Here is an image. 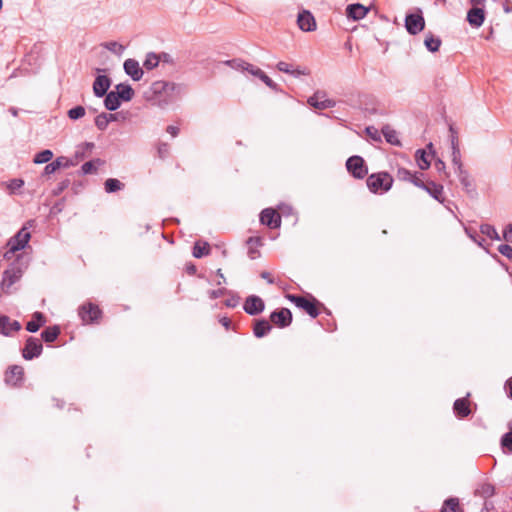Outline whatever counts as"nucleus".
Returning <instances> with one entry per match:
<instances>
[{
	"label": "nucleus",
	"mask_w": 512,
	"mask_h": 512,
	"mask_svg": "<svg viewBox=\"0 0 512 512\" xmlns=\"http://www.w3.org/2000/svg\"><path fill=\"white\" fill-rule=\"evenodd\" d=\"M366 183L373 193L387 192L392 187L393 178L387 172H379L368 176Z\"/></svg>",
	"instance_id": "obj_1"
},
{
	"label": "nucleus",
	"mask_w": 512,
	"mask_h": 512,
	"mask_svg": "<svg viewBox=\"0 0 512 512\" xmlns=\"http://www.w3.org/2000/svg\"><path fill=\"white\" fill-rule=\"evenodd\" d=\"M175 84L167 81H155L151 84L149 91L147 92L148 100H160L162 98L170 97L174 90Z\"/></svg>",
	"instance_id": "obj_2"
},
{
	"label": "nucleus",
	"mask_w": 512,
	"mask_h": 512,
	"mask_svg": "<svg viewBox=\"0 0 512 512\" xmlns=\"http://www.w3.org/2000/svg\"><path fill=\"white\" fill-rule=\"evenodd\" d=\"M287 298L289 301L294 303L298 308L304 310L308 315H310L312 318H316L319 315L318 310V302L315 298L307 299L302 296L287 295Z\"/></svg>",
	"instance_id": "obj_3"
},
{
	"label": "nucleus",
	"mask_w": 512,
	"mask_h": 512,
	"mask_svg": "<svg viewBox=\"0 0 512 512\" xmlns=\"http://www.w3.org/2000/svg\"><path fill=\"white\" fill-rule=\"evenodd\" d=\"M30 237L31 235L28 231V226H23L18 231V233L8 241L7 246L9 247V250L6 253V255L9 253H15L16 251L25 248V246L30 240Z\"/></svg>",
	"instance_id": "obj_4"
},
{
	"label": "nucleus",
	"mask_w": 512,
	"mask_h": 512,
	"mask_svg": "<svg viewBox=\"0 0 512 512\" xmlns=\"http://www.w3.org/2000/svg\"><path fill=\"white\" fill-rule=\"evenodd\" d=\"M346 168L353 175V177L357 179L364 178L368 173L365 162L360 156H351L348 158L346 161Z\"/></svg>",
	"instance_id": "obj_5"
},
{
	"label": "nucleus",
	"mask_w": 512,
	"mask_h": 512,
	"mask_svg": "<svg viewBox=\"0 0 512 512\" xmlns=\"http://www.w3.org/2000/svg\"><path fill=\"white\" fill-rule=\"evenodd\" d=\"M23 270L18 262L12 263L3 273L2 288L8 289L22 276Z\"/></svg>",
	"instance_id": "obj_6"
},
{
	"label": "nucleus",
	"mask_w": 512,
	"mask_h": 512,
	"mask_svg": "<svg viewBox=\"0 0 512 512\" xmlns=\"http://www.w3.org/2000/svg\"><path fill=\"white\" fill-rule=\"evenodd\" d=\"M307 102L309 105L319 110L332 108L336 105L334 100L327 98L326 92L320 90L309 97Z\"/></svg>",
	"instance_id": "obj_7"
},
{
	"label": "nucleus",
	"mask_w": 512,
	"mask_h": 512,
	"mask_svg": "<svg viewBox=\"0 0 512 512\" xmlns=\"http://www.w3.org/2000/svg\"><path fill=\"white\" fill-rule=\"evenodd\" d=\"M78 314L86 324L97 321L101 316L99 307L92 303H87L79 308Z\"/></svg>",
	"instance_id": "obj_8"
},
{
	"label": "nucleus",
	"mask_w": 512,
	"mask_h": 512,
	"mask_svg": "<svg viewBox=\"0 0 512 512\" xmlns=\"http://www.w3.org/2000/svg\"><path fill=\"white\" fill-rule=\"evenodd\" d=\"M24 380V369L19 365L10 366L5 373L6 384L12 387H20Z\"/></svg>",
	"instance_id": "obj_9"
},
{
	"label": "nucleus",
	"mask_w": 512,
	"mask_h": 512,
	"mask_svg": "<svg viewBox=\"0 0 512 512\" xmlns=\"http://www.w3.org/2000/svg\"><path fill=\"white\" fill-rule=\"evenodd\" d=\"M43 346L39 339L29 337L26 341L25 347L22 351V356L26 360H31L38 357L42 352Z\"/></svg>",
	"instance_id": "obj_10"
},
{
	"label": "nucleus",
	"mask_w": 512,
	"mask_h": 512,
	"mask_svg": "<svg viewBox=\"0 0 512 512\" xmlns=\"http://www.w3.org/2000/svg\"><path fill=\"white\" fill-rule=\"evenodd\" d=\"M405 27L411 35H416L425 27V21L421 14H408L405 19Z\"/></svg>",
	"instance_id": "obj_11"
},
{
	"label": "nucleus",
	"mask_w": 512,
	"mask_h": 512,
	"mask_svg": "<svg viewBox=\"0 0 512 512\" xmlns=\"http://www.w3.org/2000/svg\"><path fill=\"white\" fill-rule=\"evenodd\" d=\"M270 320L274 325L280 328H284L291 324L292 314L289 309L282 308L272 312L270 315Z\"/></svg>",
	"instance_id": "obj_12"
},
{
	"label": "nucleus",
	"mask_w": 512,
	"mask_h": 512,
	"mask_svg": "<svg viewBox=\"0 0 512 512\" xmlns=\"http://www.w3.org/2000/svg\"><path fill=\"white\" fill-rule=\"evenodd\" d=\"M260 222L269 228H278L281 224V216L274 209L266 208L260 214Z\"/></svg>",
	"instance_id": "obj_13"
},
{
	"label": "nucleus",
	"mask_w": 512,
	"mask_h": 512,
	"mask_svg": "<svg viewBox=\"0 0 512 512\" xmlns=\"http://www.w3.org/2000/svg\"><path fill=\"white\" fill-rule=\"evenodd\" d=\"M263 300L255 295L249 296L244 303V311L249 315H258L264 310Z\"/></svg>",
	"instance_id": "obj_14"
},
{
	"label": "nucleus",
	"mask_w": 512,
	"mask_h": 512,
	"mask_svg": "<svg viewBox=\"0 0 512 512\" xmlns=\"http://www.w3.org/2000/svg\"><path fill=\"white\" fill-rule=\"evenodd\" d=\"M297 24L302 31L310 32L316 29V21L314 16L307 10H303L298 14Z\"/></svg>",
	"instance_id": "obj_15"
},
{
	"label": "nucleus",
	"mask_w": 512,
	"mask_h": 512,
	"mask_svg": "<svg viewBox=\"0 0 512 512\" xmlns=\"http://www.w3.org/2000/svg\"><path fill=\"white\" fill-rule=\"evenodd\" d=\"M277 69L281 72H284V73H287V74H290L294 77H299V76H308L310 75V70L307 68V67H296L294 68L293 65L287 63V62H284V61H280L277 63L276 65Z\"/></svg>",
	"instance_id": "obj_16"
},
{
	"label": "nucleus",
	"mask_w": 512,
	"mask_h": 512,
	"mask_svg": "<svg viewBox=\"0 0 512 512\" xmlns=\"http://www.w3.org/2000/svg\"><path fill=\"white\" fill-rule=\"evenodd\" d=\"M110 79L105 75H99L93 83V92L97 97H103L110 87Z\"/></svg>",
	"instance_id": "obj_17"
},
{
	"label": "nucleus",
	"mask_w": 512,
	"mask_h": 512,
	"mask_svg": "<svg viewBox=\"0 0 512 512\" xmlns=\"http://www.w3.org/2000/svg\"><path fill=\"white\" fill-rule=\"evenodd\" d=\"M124 70L135 81L140 80L143 76V70L140 68L139 63L134 59H127L124 62Z\"/></svg>",
	"instance_id": "obj_18"
},
{
	"label": "nucleus",
	"mask_w": 512,
	"mask_h": 512,
	"mask_svg": "<svg viewBox=\"0 0 512 512\" xmlns=\"http://www.w3.org/2000/svg\"><path fill=\"white\" fill-rule=\"evenodd\" d=\"M424 190L438 202H445L444 188L441 184H437L434 181H427V185Z\"/></svg>",
	"instance_id": "obj_19"
},
{
	"label": "nucleus",
	"mask_w": 512,
	"mask_h": 512,
	"mask_svg": "<svg viewBox=\"0 0 512 512\" xmlns=\"http://www.w3.org/2000/svg\"><path fill=\"white\" fill-rule=\"evenodd\" d=\"M485 19V12L480 7H474L467 13V21L471 26L480 27Z\"/></svg>",
	"instance_id": "obj_20"
},
{
	"label": "nucleus",
	"mask_w": 512,
	"mask_h": 512,
	"mask_svg": "<svg viewBox=\"0 0 512 512\" xmlns=\"http://www.w3.org/2000/svg\"><path fill=\"white\" fill-rule=\"evenodd\" d=\"M21 325L16 320H11L7 316H1L0 317V331L2 334L8 336L11 334L12 331H18L20 330Z\"/></svg>",
	"instance_id": "obj_21"
},
{
	"label": "nucleus",
	"mask_w": 512,
	"mask_h": 512,
	"mask_svg": "<svg viewBox=\"0 0 512 512\" xmlns=\"http://www.w3.org/2000/svg\"><path fill=\"white\" fill-rule=\"evenodd\" d=\"M72 163L65 157H58L51 163H48L44 168V174L50 175L55 173L60 168H68Z\"/></svg>",
	"instance_id": "obj_22"
},
{
	"label": "nucleus",
	"mask_w": 512,
	"mask_h": 512,
	"mask_svg": "<svg viewBox=\"0 0 512 512\" xmlns=\"http://www.w3.org/2000/svg\"><path fill=\"white\" fill-rule=\"evenodd\" d=\"M368 13V8L361 4H351L346 8V14L353 20L363 19Z\"/></svg>",
	"instance_id": "obj_23"
},
{
	"label": "nucleus",
	"mask_w": 512,
	"mask_h": 512,
	"mask_svg": "<svg viewBox=\"0 0 512 512\" xmlns=\"http://www.w3.org/2000/svg\"><path fill=\"white\" fill-rule=\"evenodd\" d=\"M453 410L458 417H467L471 413L468 399L466 397L457 399L454 402Z\"/></svg>",
	"instance_id": "obj_24"
},
{
	"label": "nucleus",
	"mask_w": 512,
	"mask_h": 512,
	"mask_svg": "<svg viewBox=\"0 0 512 512\" xmlns=\"http://www.w3.org/2000/svg\"><path fill=\"white\" fill-rule=\"evenodd\" d=\"M248 246V256L254 260L260 256L258 248L262 245V239L260 237H249L246 241Z\"/></svg>",
	"instance_id": "obj_25"
},
{
	"label": "nucleus",
	"mask_w": 512,
	"mask_h": 512,
	"mask_svg": "<svg viewBox=\"0 0 512 512\" xmlns=\"http://www.w3.org/2000/svg\"><path fill=\"white\" fill-rule=\"evenodd\" d=\"M451 147H452V163L456 167V170L462 169L463 165L461 162V153L458 146V139L456 135H452L451 137Z\"/></svg>",
	"instance_id": "obj_26"
},
{
	"label": "nucleus",
	"mask_w": 512,
	"mask_h": 512,
	"mask_svg": "<svg viewBox=\"0 0 512 512\" xmlns=\"http://www.w3.org/2000/svg\"><path fill=\"white\" fill-rule=\"evenodd\" d=\"M271 329L272 326L267 320L260 319L255 321L253 333L257 338H262L267 335Z\"/></svg>",
	"instance_id": "obj_27"
},
{
	"label": "nucleus",
	"mask_w": 512,
	"mask_h": 512,
	"mask_svg": "<svg viewBox=\"0 0 512 512\" xmlns=\"http://www.w3.org/2000/svg\"><path fill=\"white\" fill-rule=\"evenodd\" d=\"M45 321V317L41 312H35L33 314V320L27 323L26 329L29 332L35 333L45 323Z\"/></svg>",
	"instance_id": "obj_28"
},
{
	"label": "nucleus",
	"mask_w": 512,
	"mask_h": 512,
	"mask_svg": "<svg viewBox=\"0 0 512 512\" xmlns=\"http://www.w3.org/2000/svg\"><path fill=\"white\" fill-rule=\"evenodd\" d=\"M115 92L120 100L123 101H130L134 96V90L128 84H118Z\"/></svg>",
	"instance_id": "obj_29"
},
{
	"label": "nucleus",
	"mask_w": 512,
	"mask_h": 512,
	"mask_svg": "<svg viewBox=\"0 0 512 512\" xmlns=\"http://www.w3.org/2000/svg\"><path fill=\"white\" fill-rule=\"evenodd\" d=\"M105 95L106 97L104 100V105L106 109L110 111L116 110L121 104L120 98L117 96V93L115 91H111L109 93H106Z\"/></svg>",
	"instance_id": "obj_30"
},
{
	"label": "nucleus",
	"mask_w": 512,
	"mask_h": 512,
	"mask_svg": "<svg viewBox=\"0 0 512 512\" xmlns=\"http://www.w3.org/2000/svg\"><path fill=\"white\" fill-rule=\"evenodd\" d=\"M456 173L465 190L467 192L472 191L474 189V185L469 173L464 168L456 170Z\"/></svg>",
	"instance_id": "obj_31"
},
{
	"label": "nucleus",
	"mask_w": 512,
	"mask_h": 512,
	"mask_svg": "<svg viewBox=\"0 0 512 512\" xmlns=\"http://www.w3.org/2000/svg\"><path fill=\"white\" fill-rule=\"evenodd\" d=\"M124 186V183L115 178H108L104 183L105 191L107 193H114L120 191L124 188Z\"/></svg>",
	"instance_id": "obj_32"
},
{
	"label": "nucleus",
	"mask_w": 512,
	"mask_h": 512,
	"mask_svg": "<svg viewBox=\"0 0 512 512\" xmlns=\"http://www.w3.org/2000/svg\"><path fill=\"white\" fill-rule=\"evenodd\" d=\"M416 162H417L418 167L421 170H427L431 164L425 150H417L416 151Z\"/></svg>",
	"instance_id": "obj_33"
},
{
	"label": "nucleus",
	"mask_w": 512,
	"mask_h": 512,
	"mask_svg": "<svg viewBox=\"0 0 512 512\" xmlns=\"http://www.w3.org/2000/svg\"><path fill=\"white\" fill-rule=\"evenodd\" d=\"M60 334V330L57 326L48 327L42 333L41 336L45 342H53L57 339Z\"/></svg>",
	"instance_id": "obj_34"
},
{
	"label": "nucleus",
	"mask_w": 512,
	"mask_h": 512,
	"mask_svg": "<svg viewBox=\"0 0 512 512\" xmlns=\"http://www.w3.org/2000/svg\"><path fill=\"white\" fill-rule=\"evenodd\" d=\"M382 133L388 143H390L392 145H400V141L398 139V135L395 130H393L389 126H385L382 129Z\"/></svg>",
	"instance_id": "obj_35"
},
{
	"label": "nucleus",
	"mask_w": 512,
	"mask_h": 512,
	"mask_svg": "<svg viewBox=\"0 0 512 512\" xmlns=\"http://www.w3.org/2000/svg\"><path fill=\"white\" fill-rule=\"evenodd\" d=\"M210 253V246L208 243H199V242H196L194 247H193V256L195 258H201L205 255H208Z\"/></svg>",
	"instance_id": "obj_36"
},
{
	"label": "nucleus",
	"mask_w": 512,
	"mask_h": 512,
	"mask_svg": "<svg viewBox=\"0 0 512 512\" xmlns=\"http://www.w3.org/2000/svg\"><path fill=\"white\" fill-rule=\"evenodd\" d=\"M424 44L429 51L436 52L440 48L441 40L430 34L426 36Z\"/></svg>",
	"instance_id": "obj_37"
},
{
	"label": "nucleus",
	"mask_w": 512,
	"mask_h": 512,
	"mask_svg": "<svg viewBox=\"0 0 512 512\" xmlns=\"http://www.w3.org/2000/svg\"><path fill=\"white\" fill-rule=\"evenodd\" d=\"M480 231L482 234L486 235L487 237H489L492 240H500L501 239L497 230L495 229V227L490 224H482L480 226Z\"/></svg>",
	"instance_id": "obj_38"
},
{
	"label": "nucleus",
	"mask_w": 512,
	"mask_h": 512,
	"mask_svg": "<svg viewBox=\"0 0 512 512\" xmlns=\"http://www.w3.org/2000/svg\"><path fill=\"white\" fill-rule=\"evenodd\" d=\"M476 494L487 499L494 495V486L489 483H483L476 490Z\"/></svg>",
	"instance_id": "obj_39"
},
{
	"label": "nucleus",
	"mask_w": 512,
	"mask_h": 512,
	"mask_svg": "<svg viewBox=\"0 0 512 512\" xmlns=\"http://www.w3.org/2000/svg\"><path fill=\"white\" fill-rule=\"evenodd\" d=\"M53 158V152L51 150H43L37 153L34 157V163L43 164L49 162Z\"/></svg>",
	"instance_id": "obj_40"
},
{
	"label": "nucleus",
	"mask_w": 512,
	"mask_h": 512,
	"mask_svg": "<svg viewBox=\"0 0 512 512\" xmlns=\"http://www.w3.org/2000/svg\"><path fill=\"white\" fill-rule=\"evenodd\" d=\"M501 447L504 452L512 454V431L509 430L501 438Z\"/></svg>",
	"instance_id": "obj_41"
},
{
	"label": "nucleus",
	"mask_w": 512,
	"mask_h": 512,
	"mask_svg": "<svg viewBox=\"0 0 512 512\" xmlns=\"http://www.w3.org/2000/svg\"><path fill=\"white\" fill-rule=\"evenodd\" d=\"M442 512H460L459 501L455 498H450L444 502Z\"/></svg>",
	"instance_id": "obj_42"
},
{
	"label": "nucleus",
	"mask_w": 512,
	"mask_h": 512,
	"mask_svg": "<svg viewBox=\"0 0 512 512\" xmlns=\"http://www.w3.org/2000/svg\"><path fill=\"white\" fill-rule=\"evenodd\" d=\"M159 60H160V58L157 54L149 53L146 56L143 66L148 70L154 69L155 67L158 66Z\"/></svg>",
	"instance_id": "obj_43"
},
{
	"label": "nucleus",
	"mask_w": 512,
	"mask_h": 512,
	"mask_svg": "<svg viewBox=\"0 0 512 512\" xmlns=\"http://www.w3.org/2000/svg\"><path fill=\"white\" fill-rule=\"evenodd\" d=\"M225 65L229 66L234 70L245 71L247 68V62L241 59H232L224 62Z\"/></svg>",
	"instance_id": "obj_44"
},
{
	"label": "nucleus",
	"mask_w": 512,
	"mask_h": 512,
	"mask_svg": "<svg viewBox=\"0 0 512 512\" xmlns=\"http://www.w3.org/2000/svg\"><path fill=\"white\" fill-rule=\"evenodd\" d=\"M108 124L109 120L107 113H101L96 116L95 125L99 130L104 131L108 127Z\"/></svg>",
	"instance_id": "obj_45"
},
{
	"label": "nucleus",
	"mask_w": 512,
	"mask_h": 512,
	"mask_svg": "<svg viewBox=\"0 0 512 512\" xmlns=\"http://www.w3.org/2000/svg\"><path fill=\"white\" fill-rule=\"evenodd\" d=\"M85 115V108L83 106H76L68 111V117L72 120H77Z\"/></svg>",
	"instance_id": "obj_46"
},
{
	"label": "nucleus",
	"mask_w": 512,
	"mask_h": 512,
	"mask_svg": "<svg viewBox=\"0 0 512 512\" xmlns=\"http://www.w3.org/2000/svg\"><path fill=\"white\" fill-rule=\"evenodd\" d=\"M24 185V181L22 179H12L8 183V189L11 193L18 192Z\"/></svg>",
	"instance_id": "obj_47"
},
{
	"label": "nucleus",
	"mask_w": 512,
	"mask_h": 512,
	"mask_svg": "<svg viewBox=\"0 0 512 512\" xmlns=\"http://www.w3.org/2000/svg\"><path fill=\"white\" fill-rule=\"evenodd\" d=\"M170 146L168 143L161 142L157 146V154L159 158L164 159L169 155Z\"/></svg>",
	"instance_id": "obj_48"
},
{
	"label": "nucleus",
	"mask_w": 512,
	"mask_h": 512,
	"mask_svg": "<svg viewBox=\"0 0 512 512\" xmlns=\"http://www.w3.org/2000/svg\"><path fill=\"white\" fill-rule=\"evenodd\" d=\"M498 251L501 255L512 261V246L508 244H501L498 246Z\"/></svg>",
	"instance_id": "obj_49"
},
{
	"label": "nucleus",
	"mask_w": 512,
	"mask_h": 512,
	"mask_svg": "<svg viewBox=\"0 0 512 512\" xmlns=\"http://www.w3.org/2000/svg\"><path fill=\"white\" fill-rule=\"evenodd\" d=\"M413 176H414V174L411 173L409 170H407L405 168H399L398 171H397L398 179L403 180V181H410L411 182Z\"/></svg>",
	"instance_id": "obj_50"
},
{
	"label": "nucleus",
	"mask_w": 512,
	"mask_h": 512,
	"mask_svg": "<svg viewBox=\"0 0 512 512\" xmlns=\"http://www.w3.org/2000/svg\"><path fill=\"white\" fill-rule=\"evenodd\" d=\"M104 46L106 49L114 53H122L124 50V47L115 41L107 42Z\"/></svg>",
	"instance_id": "obj_51"
},
{
	"label": "nucleus",
	"mask_w": 512,
	"mask_h": 512,
	"mask_svg": "<svg viewBox=\"0 0 512 512\" xmlns=\"http://www.w3.org/2000/svg\"><path fill=\"white\" fill-rule=\"evenodd\" d=\"M245 71H247L251 75L258 77V78H260L264 73L260 68L254 66L248 62H247V68L245 69Z\"/></svg>",
	"instance_id": "obj_52"
},
{
	"label": "nucleus",
	"mask_w": 512,
	"mask_h": 512,
	"mask_svg": "<svg viewBox=\"0 0 512 512\" xmlns=\"http://www.w3.org/2000/svg\"><path fill=\"white\" fill-rule=\"evenodd\" d=\"M259 79L262 80L272 90L278 91V85L265 73H263V75Z\"/></svg>",
	"instance_id": "obj_53"
},
{
	"label": "nucleus",
	"mask_w": 512,
	"mask_h": 512,
	"mask_svg": "<svg viewBox=\"0 0 512 512\" xmlns=\"http://www.w3.org/2000/svg\"><path fill=\"white\" fill-rule=\"evenodd\" d=\"M109 123L113 121H123L125 120V115L123 112L117 113H107Z\"/></svg>",
	"instance_id": "obj_54"
},
{
	"label": "nucleus",
	"mask_w": 512,
	"mask_h": 512,
	"mask_svg": "<svg viewBox=\"0 0 512 512\" xmlns=\"http://www.w3.org/2000/svg\"><path fill=\"white\" fill-rule=\"evenodd\" d=\"M503 239L508 243H512V224L505 227L503 231Z\"/></svg>",
	"instance_id": "obj_55"
},
{
	"label": "nucleus",
	"mask_w": 512,
	"mask_h": 512,
	"mask_svg": "<svg viewBox=\"0 0 512 512\" xmlns=\"http://www.w3.org/2000/svg\"><path fill=\"white\" fill-rule=\"evenodd\" d=\"M366 133L373 139V140H380V135H379V132L378 130L373 127V126H369L366 128Z\"/></svg>",
	"instance_id": "obj_56"
},
{
	"label": "nucleus",
	"mask_w": 512,
	"mask_h": 512,
	"mask_svg": "<svg viewBox=\"0 0 512 512\" xmlns=\"http://www.w3.org/2000/svg\"><path fill=\"white\" fill-rule=\"evenodd\" d=\"M82 171L84 174H89V173H92L96 170L93 162L91 161H88V162H85L82 167H81Z\"/></svg>",
	"instance_id": "obj_57"
},
{
	"label": "nucleus",
	"mask_w": 512,
	"mask_h": 512,
	"mask_svg": "<svg viewBox=\"0 0 512 512\" xmlns=\"http://www.w3.org/2000/svg\"><path fill=\"white\" fill-rule=\"evenodd\" d=\"M411 183H413L415 186H417L423 190L426 188V185H427V182H424L423 180H421L416 174H414V176L411 180Z\"/></svg>",
	"instance_id": "obj_58"
},
{
	"label": "nucleus",
	"mask_w": 512,
	"mask_h": 512,
	"mask_svg": "<svg viewBox=\"0 0 512 512\" xmlns=\"http://www.w3.org/2000/svg\"><path fill=\"white\" fill-rule=\"evenodd\" d=\"M435 168L437 169L438 172H443L446 177L449 176V174L445 170L446 169L445 163L441 159H438L435 162Z\"/></svg>",
	"instance_id": "obj_59"
},
{
	"label": "nucleus",
	"mask_w": 512,
	"mask_h": 512,
	"mask_svg": "<svg viewBox=\"0 0 512 512\" xmlns=\"http://www.w3.org/2000/svg\"><path fill=\"white\" fill-rule=\"evenodd\" d=\"M224 293H225V289L211 290V291H209V297L211 299H216V298L223 296Z\"/></svg>",
	"instance_id": "obj_60"
},
{
	"label": "nucleus",
	"mask_w": 512,
	"mask_h": 512,
	"mask_svg": "<svg viewBox=\"0 0 512 512\" xmlns=\"http://www.w3.org/2000/svg\"><path fill=\"white\" fill-rule=\"evenodd\" d=\"M260 276H261V278L265 279L269 284L274 283V279H273L271 273H269L267 271H263V272H261Z\"/></svg>",
	"instance_id": "obj_61"
},
{
	"label": "nucleus",
	"mask_w": 512,
	"mask_h": 512,
	"mask_svg": "<svg viewBox=\"0 0 512 512\" xmlns=\"http://www.w3.org/2000/svg\"><path fill=\"white\" fill-rule=\"evenodd\" d=\"M166 131L172 136L176 137L179 133V128L173 125L167 127Z\"/></svg>",
	"instance_id": "obj_62"
},
{
	"label": "nucleus",
	"mask_w": 512,
	"mask_h": 512,
	"mask_svg": "<svg viewBox=\"0 0 512 512\" xmlns=\"http://www.w3.org/2000/svg\"><path fill=\"white\" fill-rule=\"evenodd\" d=\"M505 388L508 396L512 399V377L506 382Z\"/></svg>",
	"instance_id": "obj_63"
},
{
	"label": "nucleus",
	"mask_w": 512,
	"mask_h": 512,
	"mask_svg": "<svg viewBox=\"0 0 512 512\" xmlns=\"http://www.w3.org/2000/svg\"><path fill=\"white\" fill-rule=\"evenodd\" d=\"M219 322L221 323V325H223L225 327V329L228 330L230 328L231 321L229 318L222 317V318H220Z\"/></svg>",
	"instance_id": "obj_64"
}]
</instances>
